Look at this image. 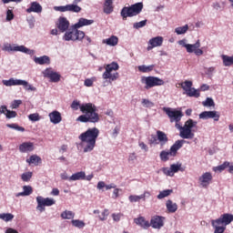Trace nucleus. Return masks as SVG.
<instances>
[{
	"label": "nucleus",
	"mask_w": 233,
	"mask_h": 233,
	"mask_svg": "<svg viewBox=\"0 0 233 233\" xmlns=\"http://www.w3.org/2000/svg\"><path fill=\"white\" fill-rule=\"evenodd\" d=\"M71 108L74 110L79 109L81 113L85 114L76 118L77 122L96 124L100 121V116L96 113L97 107L91 102L80 104L77 100H73Z\"/></svg>",
	"instance_id": "nucleus-1"
},
{
	"label": "nucleus",
	"mask_w": 233,
	"mask_h": 233,
	"mask_svg": "<svg viewBox=\"0 0 233 233\" xmlns=\"http://www.w3.org/2000/svg\"><path fill=\"white\" fill-rule=\"evenodd\" d=\"M99 135L100 130L96 127H93L87 129L79 136V140H81L82 143L86 144V146L84 147V153L92 152L95 149Z\"/></svg>",
	"instance_id": "nucleus-2"
},
{
	"label": "nucleus",
	"mask_w": 233,
	"mask_h": 233,
	"mask_svg": "<svg viewBox=\"0 0 233 233\" xmlns=\"http://www.w3.org/2000/svg\"><path fill=\"white\" fill-rule=\"evenodd\" d=\"M198 126V122L188 119L186 121L184 127L181 125H175V127L180 131V137L183 139H194V133L192 132V128Z\"/></svg>",
	"instance_id": "nucleus-3"
},
{
	"label": "nucleus",
	"mask_w": 233,
	"mask_h": 233,
	"mask_svg": "<svg viewBox=\"0 0 233 233\" xmlns=\"http://www.w3.org/2000/svg\"><path fill=\"white\" fill-rule=\"evenodd\" d=\"M144 8V4L142 2L136 3L130 6H124L121 9L120 15L124 21H127L128 17H133L138 15Z\"/></svg>",
	"instance_id": "nucleus-4"
},
{
	"label": "nucleus",
	"mask_w": 233,
	"mask_h": 233,
	"mask_svg": "<svg viewBox=\"0 0 233 233\" xmlns=\"http://www.w3.org/2000/svg\"><path fill=\"white\" fill-rule=\"evenodd\" d=\"M119 68V64H117V62L107 64L105 67L106 71L103 73L102 78L108 80V83L112 84V82L117 80L120 76L119 73H113V71H117Z\"/></svg>",
	"instance_id": "nucleus-5"
},
{
	"label": "nucleus",
	"mask_w": 233,
	"mask_h": 233,
	"mask_svg": "<svg viewBox=\"0 0 233 233\" xmlns=\"http://www.w3.org/2000/svg\"><path fill=\"white\" fill-rule=\"evenodd\" d=\"M84 37L85 32L74 26V28L66 31L65 35H63V40L76 42L82 41Z\"/></svg>",
	"instance_id": "nucleus-6"
},
{
	"label": "nucleus",
	"mask_w": 233,
	"mask_h": 233,
	"mask_svg": "<svg viewBox=\"0 0 233 233\" xmlns=\"http://www.w3.org/2000/svg\"><path fill=\"white\" fill-rule=\"evenodd\" d=\"M141 83L145 84V88L148 90L155 86H164L165 80H162V78H158V76H142Z\"/></svg>",
	"instance_id": "nucleus-7"
},
{
	"label": "nucleus",
	"mask_w": 233,
	"mask_h": 233,
	"mask_svg": "<svg viewBox=\"0 0 233 233\" xmlns=\"http://www.w3.org/2000/svg\"><path fill=\"white\" fill-rule=\"evenodd\" d=\"M163 111L168 116L170 123H176L180 125L181 119L183 118V112L177 109H172V107H163Z\"/></svg>",
	"instance_id": "nucleus-8"
},
{
	"label": "nucleus",
	"mask_w": 233,
	"mask_h": 233,
	"mask_svg": "<svg viewBox=\"0 0 233 233\" xmlns=\"http://www.w3.org/2000/svg\"><path fill=\"white\" fill-rule=\"evenodd\" d=\"M179 45L183 46L188 54L194 53L197 56H201L204 54L203 49H199L201 47V42L199 40H197L195 44H185L183 40H180Z\"/></svg>",
	"instance_id": "nucleus-9"
},
{
	"label": "nucleus",
	"mask_w": 233,
	"mask_h": 233,
	"mask_svg": "<svg viewBox=\"0 0 233 233\" xmlns=\"http://www.w3.org/2000/svg\"><path fill=\"white\" fill-rule=\"evenodd\" d=\"M2 50L5 52H21L27 55H31L32 51L31 49H28V47H25V46H16L15 44H4Z\"/></svg>",
	"instance_id": "nucleus-10"
},
{
	"label": "nucleus",
	"mask_w": 233,
	"mask_h": 233,
	"mask_svg": "<svg viewBox=\"0 0 233 233\" xmlns=\"http://www.w3.org/2000/svg\"><path fill=\"white\" fill-rule=\"evenodd\" d=\"M54 10L61 13L70 12L78 14L82 11V7L76 4H68L66 5H56Z\"/></svg>",
	"instance_id": "nucleus-11"
},
{
	"label": "nucleus",
	"mask_w": 233,
	"mask_h": 233,
	"mask_svg": "<svg viewBox=\"0 0 233 233\" xmlns=\"http://www.w3.org/2000/svg\"><path fill=\"white\" fill-rule=\"evenodd\" d=\"M37 207L36 209L40 212H44L46 210L45 207H51L56 205V201L53 198H44L43 197L36 198Z\"/></svg>",
	"instance_id": "nucleus-12"
},
{
	"label": "nucleus",
	"mask_w": 233,
	"mask_h": 233,
	"mask_svg": "<svg viewBox=\"0 0 233 233\" xmlns=\"http://www.w3.org/2000/svg\"><path fill=\"white\" fill-rule=\"evenodd\" d=\"M56 26L60 33H66L70 27V21L66 16H59Z\"/></svg>",
	"instance_id": "nucleus-13"
},
{
	"label": "nucleus",
	"mask_w": 233,
	"mask_h": 233,
	"mask_svg": "<svg viewBox=\"0 0 233 233\" xmlns=\"http://www.w3.org/2000/svg\"><path fill=\"white\" fill-rule=\"evenodd\" d=\"M43 75L45 77L49 78L52 83H57L61 80V75L49 67L43 71Z\"/></svg>",
	"instance_id": "nucleus-14"
},
{
	"label": "nucleus",
	"mask_w": 233,
	"mask_h": 233,
	"mask_svg": "<svg viewBox=\"0 0 233 233\" xmlns=\"http://www.w3.org/2000/svg\"><path fill=\"white\" fill-rule=\"evenodd\" d=\"M185 140H177L175 144L170 147L169 151H167V157H175L177 156V150L183 147V144L186 143Z\"/></svg>",
	"instance_id": "nucleus-15"
},
{
	"label": "nucleus",
	"mask_w": 233,
	"mask_h": 233,
	"mask_svg": "<svg viewBox=\"0 0 233 233\" xmlns=\"http://www.w3.org/2000/svg\"><path fill=\"white\" fill-rule=\"evenodd\" d=\"M163 43H164V38L161 35H157V36H155L154 38H150L147 50L151 51L156 47L162 46Z\"/></svg>",
	"instance_id": "nucleus-16"
},
{
	"label": "nucleus",
	"mask_w": 233,
	"mask_h": 233,
	"mask_svg": "<svg viewBox=\"0 0 233 233\" xmlns=\"http://www.w3.org/2000/svg\"><path fill=\"white\" fill-rule=\"evenodd\" d=\"M199 119H214V121L218 122L219 121V113L217 111H205L202 112L199 116Z\"/></svg>",
	"instance_id": "nucleus-17"
},
{
	"label": "nucleus",
	"mask_w": 233,
	"mask_h": 233,
	"mask_svg": "<svg viewBox=\"0 0 233 233\" xmlns=\"http://www.w3.org/2000/svg\"><path fill=\"white\" fill-rule=\"evenodd\" d=\"M165 218L159 216H154L150 220V226L153 228L160 229L165 226Z\"/></svg>",
	"instance_id": "nucleus-18"
},
{
	"label": "nucleus",
	"mask_w": 233,
	"mask_h": 233,
	"mask_svg": "<svg viewBox=\"0 0 233 233\" xmlns=\"http://www.w3.org/2000/svg\"><path fill=\"white\" fill-rule=\"evenodd\" d=\"M212 179H213V177H212V173H209V172H206L204 173L199 178V182H200V185L203 187H208V186L210 185V183H212Z\"/></svg>",
	"instance_id": "nucleus-19"
},
{
	"label": "nucleus",
	"mask_w": 233,
	"mask_h": 233,
	"mask_svg": "<svg viewBox=\"0 0 233 233\" xmlns=\"http://www.w3.org/2000/svg\"><path fill=\"white\" fill-rule=\"evenodd\" d=\"M43 12V6L40 3L35 1L31 2L30 6L26 8V13H35V14H41Z\"/></svg>",
	"instance_id": "nucleus-20"
},
{
	"label": "nucleus",
	"mask_w": 233,
	"mask_h": 233,
	"mask_svg": "<svg viewBox=\"0 0 233 233\" xmlns=\"http://www.w3.org/2000/svg\"><path fill=\"white\" fill-rule=\"evenodd\" d=\"M218 223L222 224L223 226H228L233 221V215L232 214H223L219 217V218L216 219Z\"/></svg>",
	"instance_id": "nucleus-21"
},
{
	"label": "nucleus",
	"mask_w": 233,
	"mask_h": 233,
	"mask_svg": "<svg viewBox=\"0 0 233 233\" xmlns=\"http://www.w3.org/2000/svg\"><path fill=\"white\" fill-rule=\"evenodd\" d=\"M48 116H49L50 122L53 123L54 125H57L59 123H61L63 120L62 115L58 111L51 112L48 115Z\"/></svg>",
	"instance_id": "nucleus-22"
},
{
	"label": "nucleus",
	"mask_w": 233,
	"mask_h": 233,
	"mask_svg": "<svg viewBox=\"0 0 233 233\" xmlns=\"http://www.w3.org/2000/svg\"><path fill=\"white\" fill-rule=\"evenodd\" d=\"M94 22L95 21L93 19H87V18H85V17H80L78 19V22L74 25V27L79 29L83 26L91 25L94 24Z\"/></svg>",
	"instance_id": "nucleus-23"
},
{
	"label": "nucleus",
	"mask_w": 233,
	"mask_h": 233,
	"mask_svg": "<svg viewBox=\"0 0 233 233\" xmlns=\"http://www.w3.org/2000/svg\"><path fill=\"white\" fill-rule=\"evenodd\" d=\"M211 226L215 229L214 233H225V230H227V227L217 221V219L211 221Z\"/></svg>",
	"instance_id": "nucleus-24"
},
{
	"label": "nucleus",
	"mask_w": 233,
	"mask_h": 233,
	"mask_svg": "<svg viewBox=\"0 0 233 233\" xmlns=\"http://www.w3.org/2000/svg\"><path fill=\"white\" fill-rule=\"evenodd\" d=\"M147 196H150V193L147 191H145L143 195L140 196H136V195H132L128 197V200L131 203H137V202H140V200L142 199L143 201H146V198Z\"/></svg>",
	"instance_id": "nucleus-25"
},
{
	"label": "nucleus",
	"mask_w": 233,
	"mask_h": 233,
	"mask_svg": "<svg viewBox=\"0 0 233 233\" xmlns=\"http://www.w3.org/2000/svg\"><path fill=\"white\" fill-rule=\"evenodd\" d=\"M157 137L161 147H164L166 144L168 143V137L163 131H157Z\"/></svg>",
	"instance_id": "nucleus-26"
},
{
	"label": "nucleus",
	"mask_w": 233,
	"mask_h": 233,
	"mask_svg": "<svg viewBox=\"0 0 233 233\" xmlns=\"http://www.w3.org/2000/svg\"><path fill=\"white\" fill-rule=\"evenodd\" d=\"M34 62L41 66L51 64L50 56H46V55H44V56H35Z\"/></svg>",
	"instance_id": "nucleus-27"
},
{
	"label": "nucleus",
	"mask_w": 233,
	"mask_h": 233,
	"mask_svg": "<svg viewBox=\"0 0 233 233\" xmlns=\"http://www.w3.org/2000/svg\"><path fill=\"white\" fill-rule=\"evenodd\" d=\"M135 224L140 226L141 228L147 229L151 227L150 222L147 221L144 217H140L134 219Z\"/></svg>",
	"instance_id": "nucleus-28"
},
{
	"label": "nucleus",
	"mask_w": 233,
	"mask_h": 233,
	"mask_svg": "<svg viewBox=\"0 0 233 233\" xmlns=\"http://www.w3.org/2000/svg\"><path fill=\"white\" fill-rule=\"evenodd\" d=\"M114 12V1L113 0H105L104 3V13L110 15Z\"/></svg>",
	"instance_id": "nucleus-29"
},
{
	"label": "nucleus",
	"mask_w": 233,
	"mask_h": 233,
	"mask_svg": "<svg viewBox=\"0 0 233 233\" xmlns=\"http://www.w3.org/2000/svg\"><path fill=\"white\" fill-rule=\"evenodd\" d=\"M119 43V38L116 35H111L109 38L103 40V44H106L109 46H116Z\"/></svg>",
	"instance_id": "nucleus-30"
},
{
	"label": "nucleus",
	"mask_w": 233,
	"mask_h": 233,
	"mask_svg": "<svg viewBox=\"0 0 233 233\" xmlns=\"http://www.w3.org/2000/svg\"><path fill=\"white\" fill-rule=\"evenodd\" d=\"M34 150V144L31 142L23 143L19 146V151L22 153L32 152Z\"/></svg>",
	"instance_id": "nucleus-31"
},
{
	"label": "nucleus",
	"mask_w": 233,
	"mask_h": 233,
	"mask_svg": "<svg viewBox=\"0 0 233 233\" xmlns=\"http://www.w3.org/2000/svg\"><path fill=\"white\" fill-rule=\"evenodd\" d=\"M86 177V172L80 171V172H77V173L73 174V175L69 177V181L85 180Z\"/></svg>",
	"instance_id": "nucleus-32"
},
{
	"label": "nucleus",
	"mask_w": 233,
	"mask_h": 233,
	"mask_svg": "<svg viewBox=\"0 0 233 233\" xmlns=\"http://www.w3.org/2000/svg\"><path fill=\"white\" fill-rule=\"evenodd\" d=\"M21 80L17 78H9V80H2V84L5 86H20Z\"/></svg>",
	"instance_id": "nucleus-33"
},
{
	"label": "nucleus",
	"mask_w": 233,
	"mask_h": 233,
	"mask_svg": "<svg viewBox=\"0 0 233 233\" xmlns=\"http://www.w3.org/2000/svg\"><path fill=\"white\" fill-rule=\"evenodd\" d=\"M26 162L31 165L38 166L40 163H42V158L38 156L33 155L28 159H26Z\"/></svg>",
	"instance_id": "nucleus-34"
},
{
	"label": "nucleus",
	"mask_w": 233,
	"mask_h": 233,
	"mask_svg": "<svg viewBox=\"0 0 233 233\" xmlns=\"http://www.w3.org/2000/svg\"><path fill=\"white\" fill-rule=\"evenodd\" d=\"M167 209L169 213H175L177 211V204L172 202V200H167L166 203Z\"/></svg>",
	"instance_id": "nucleus-35"
},
{
	"label": "nucleus",
	"mask_w": 233,
	"mask_h": 233,
	"mask_svg": "<svg viewBox=\"0 0 233 233\" xmlns=\"http://www.w3.org/2000/svg\"><path fill=\"white\" fill-rule=\"evenodd\" d=\"M20 86H24V89L26 91H32V92L36 91V87L29 84V82H26V80H21Z\"/></svg>",
	"instance_id": "nucleus-36"
},
{
	"label": "nucleus",
	"mask_w": 233,
	"mask_h": 233,
	"mask_svg": "<svg viewBox=\"0 0 233 233\" xmlns=\"http://www.w3.org/2000/svg\"><path fill=\"white\" fill-rule=\"evenodd\" d=\"M187 96H189V97H199L200 96V93H199V90L194 88V87H190V91H187L186 92Z\"/></svg>",
	"instance_id": "nucleus-37"
},
{
	"label": "nucleus",
	"mask_w": 233,
	"mask_h": 233,
	"mask_svg": "<svg viewBox=\"0 0 233 233\" xmlns=\"http://www.w3.org/2000/svg\"><path fill=\"white\" fill-rule=\"evenodd\" d=\"M14 218H15V216L11 213L0 214V219L4 220L5 222L12 221Z\"/></svg>",
	"instance_id": "nucleus-38"
},
{
	"label": "nucleus",
	"mask_w": 233,
	"mask_h": 233,
	"mask_svg": "<svg viewBox=\"0 0 233 233\" xmlns=\"http://www.w3.org/2000/svg\"><path fill=\"white\" fill-rule=\"evenodd\" d=\"M155 68L154 65L151 66H138V70L142 73H149Z\"/></svg>",
	"instance_id": "nucleus-39"
},
{
	"label": "nucleus",
	"mask_w": 233,
	"mask_h": 233,
	"mask_svg": "<svg viewBox=\"0 0 233 233\" xmlns=\"http://www.w3.org/2000/svg\"><path fill=\"white\" fill-rule=\"evenodd\" d=\"M76 214L72 211H64L63 213H61V218L64 219H73L75 218Z\"/></svg>",
	"instance_id": "nucleus-40"
},
{
	"label": "nucleus",
	"mask_w": 233,
	"mask_h": 233,
	"mask_svg": "<svg viewBox=\"0 0 233 233\" xmlns=\"http://www.w3.org/2000/svg\"><path fill=\"white\" fill-rule=\"evenodd\" d=\"M187 31H188V25H185L183 26H178L175 28V33H177V35L186 34Z\"/></svg>",
	"instance_id": "nucleus-41"
},
{
	"label": "nucleus",
	"mask_w": 233,
	"mask_h": 233,
	"mask_svg": "<svg viewBox=\"0 0 233 233\" xmlns=\"http://www.w3.org/2000/svg\"><path fill=\"white\" fill-rule=\"evenodd\" d=\"M181 87L187 93L190 91V88L192 87V82H190V80H185V82L181 84Z\"/></svg>",
	"instance_id": "nucleus-42"
},
{
	"label": "nucleus",
	"mask_w": 233,
	"mask_h": 233,
	"mask_svg": "<svg viewBox=\"0 0 233 233\" xmlns=\"http://www.w3.org/2000/svg\"><path fill=\"white\" fill-rule=\"evenodd\" d=\"M171 171L173 173V175L175 173H177L178 171H185V168L181 167V164H173L170 166Z\"/></svg>",
	"instance_id": "nucleus-43"
},
{
	"label": "nucleus",
	"mask_w": 233,
	"mask_h": 233,
	"mask_svg": "<svg viewBox=\"0 0 233 233\" xmlns=\"http://www.w3.org/2000/svg\"><path fill=\"white\" fill-rule=\"evenodd\" d=\"M172 192H174L172 189L164 190L157 195V198L163 199V198L170 196V194H172Z\"/></svg>",
	"instance_id": "nucleus-44"
},
{
	"label": "nucleus",
	"mask_w": 233,
	"mask_h": 233,
	"mask_svg": "<svg viewBox=\"0 0 233 233\" xmlns=\"http://www.w3.org/2000/svg\"><path fill=\"white\" fill-rule=\"evenodd\" d=\"M147 24V19H145V20L134 23L133 26L135 29H140L145 27Z\"/></svg>",
	"instance_id": "nucleus-45"
},
{
	"label": "nucleus",
	"mask_w": 233,
	"mask_h": 233,
	"mask_svg": "<svg viewBox=\"0 0 233 233\" xmlns=\"http://www.w3.org/2000/svg\"><path fill=\"white\" fill-rule=\"evenodd\" d=\"M71 223L74 227L78 228H83L86 227V223L79 219L72 220Z\"/></svg>",
	"instance_id": "nucleus-46"
},
{
	"label": "nucleus",
	"mask_w": 233,
	"mask_h": 233,
	"mask_svg": "<svg viewBox=\"0 0 233 233\" xmlns=\"http://www.w3.org/2000/svg\"><path fill=\"white\" fill-rule=\"evenodd\" d=\"M230 167V162H224L222 165L214 168V171L222 172L223 170L227 169V167Z\"/></svg>",
	"instance_id": "nucleus-47"
},
{
	"label": "nucleus",
	"mask_w": 233,
	"mask_h": 233,
	"mask_svg": "<svg viewBox=\"0 0 233 233\" xmlns=\"http://www.w3.org/2000/svg\"><path fill=\"white\" fill-rule=\"evenodd\" d=\"M96 81V76H93L92 78H86L85 82H84V85L86 86V87H91L94 86V82Z\"/></svg>",
	"instance_id": "nucleus-48"
},
{
	"label": "nucleus",
	"mask_w": 233,
	"mask_h": 233,
	"mask_svg": "<svg viewBox=\"0 0 233 233\" xmlns=\"http://www.w3.org/2000/svg\"><path fill=\"white\" fill-rule=\"evenodd\" d=\"M33 177V173L32 172H27V173H24L22 176H21V179L24 181V182H28L31 180Z\"/></svg>",
	"instance_id": "nucleus-49"
},
{
	"label": "nucleus",
	"mask_w": 233,
	"mask_h": 233,
	"mask_svg": "<svg viewBox=\"0 0 233 233\" xmlns=\"http://www.w3.org/2000/svg\"><path fill=\"white\" fill-rule=\"evenodd\" d=\"M6 127H9V128L15 129V130L20 131V132H25V129L24 127H19L17 124H7Z\"/></svg>",
	"instance_id": "nucleus-50"
},
{
	"label": "nucleus",
	"mask_w": 233,
	"mask_h": 233,
	"mask_svg": "<svg viewBox=\"0 0 233 233\" xmlns=\"http://www.w3.org/2000/svg\"><path fill=\"white\" fill-rule=\"evenodd\" d=\"M23 190L25 196H30L33 193V187L30 186H24Z\"/></svg>",
	"instance_id": "nucleus-51"
},
{
	"label": "nucleus",
	"mask_w": 233,
	"mask_h": 233,
	"mask_svg": "<svg viewBox=\"0 0 233 233\" xmlns=\"http://www.w3.org/2000/svg\"><path fill=\"white\" fill-rule=\"evenodd\" d=\"M17 116V113L15 111H10V109H8V111H6L5 114V117L8 119H12Z\"/></svg>",
	"instance_id": "nucleus-52"
},
{
	"label": "nucleus",
	"mask_w": 233,
	"mask_h": 233,
	"mask_svg": "<svg viewBox=\"0 0 233 233\" xmlns=\"http://www.w3.org/2000/svg\"><path fill=\"white\" fill-rule=\"evenodd\" d=\"M159 157L163 162H167L169 160L167 151H161Z\"/></svg>",
	"instance_id": "nucleus-53"
},
{
	"label": "nucleus",
	"mask_w": 233,
	"mask_h": 233,
	"mask_svg": "<svg viewBox=\"0 0 233 233\" xmlns=\"http://www.w3.org/2000/svg\"><path fill=\"white\" fill-rule=\"evenodd\" d=\"M142 105L146 107H152L155 106L154 102H151V100H147V98H143Z\"/></svg>",
	"instance_id": "nucleus-54"
},
{
	"label": "nucleus",
	"mask_w": 233,
	"mask_h": 233,
	"mask_svg": "<svg viewBox=\"0 0 233 233\" xmlns=\"http://www.w3.org/2000/svg\"><path fill=\"white\" fill-rule=\"evenodd\" d=\"M28 119L34 122H37L40 120L39 114H31L28 116Z\"/></svg>",
	"instance_id": "nucleus-55"
},
{
	"label": "nucleus",
	"mask_w": 233,
	"mask_h": 233,
	"mask_svg": "<svg viewBox=\"0 0 233 233\" xmlns=\"http://www.w3.org/2000/svg\"><path fill=\"white\" fill-rule=\"evenodd\" d=\"M108 215H109V211L107 209H105L101 214V216H99L98 218L101 221H105L107 219Z\"/></svg>",
	"instance_id": "nucleus-56"
},
{
	"label": "nucleus",
	"mask_w": 233,
	"mask_h": 233,
	"mask_svg": "<svg viewBox=\"0 0 233 233\" xmlns=\"http://www.w3.org/2000/svg\"><path fill=\"white\" fill-rule=\"evenodd\" d=\"M15 17V15L11 9H7L6 11V20L7 21H12Z\"/></svg>",
	"instance_id": "nucleus-57"
},
{
	"label": "nucleus",
	"mask_w": 233,
	"mask_h": 233,
	"mask_svg": "<svg viewBox=\"0 0 233 233\" xmlns=\"http://www.w3.org/2000/svg\"><path fill=\"white\" fill-rule=\"evenodd\" d=\"M204 106H214V100L212 98H207L205 102L202 103Z\"/></svg>",
	"instance_id": "nucleus-58"
},
{
	"label": "nucleus",
	"mask_w": 233,
	"mask_h": 233,
	"mask_svg": "<svg viewBox=\"0 0 233 233\" xmlns=\"http://www.w3.org/2000/svg\"><path fill=\"white\" fill-rule=\"evenodd\" d=\"M22 100H14L13 102H12V106H11V107L13 108V109H16V108H18L19 106H20V105H22Z\"/></svg>",
	"instance_id": "nucleus-59"
},
{
	"label": "nucleus",
	"mask_w": 233,
	"mask_h": 233,
	"mask_svg": "<svg viewBox=\"0 0 233 233\" xmlns=\"http://www.w3.org/2000/svg\"><path fill=\"white\" fill-rule=\"evenodd\" d=\"M163 173L166 175V176H169V177H174V174L172 172V168L171 167H165L163 168Z\"/></svg>",
	"instance_id": "nucleus-60"
},
{
	"label": "nucleus",
	"mask_w": 233,
	"mask_h": 233,
	"mask_svg": "<svg viewBox=\"0 0 233 233\" xmlns=\"http://www.w3.org/2000/svg\"><path fill=\"white\" fill-rule=\"evenodd\" d=\"M83 39H84V43H85L86 46H88V45H90V44L92 43V39L90 38V36L86 35V33H84V37H83Z\"/></svg>",
	"instance_id": "nucleus-61"
},
{
	"label": "nucleus",
	"mask_w": 233,
	"mask_h": 233,
	"mask_svg": "<svg viewBox=\"0 0 233 233\" xmlns=\"http://www.w3.org/2000/svg\"><path fill=\"white\" fill-rule=\"evenodd\" d=\"M122 214H112L113 220L118 222L121 220Z\"/></svg>",
	"instance_id": "nucleus-62"
},
{
	"label": "nucleus",
	"mask_w": 233,
	"mask_h": 233,
	"mask_svg": "<svg viewBox=\"0 0 233 233\" xmlns=\"http://www.w3.org/2000/svg\"><path fill=\"white\" fill-rule=\"evenodd\" d=\"M104 187H106V183L105 182L100 181V182L97 183L96 188L98 190H102Z\"/></svg>",
	"instance_id": "nucleus-63"
},
{
	"label": "nucleus",
	"mask_w": 233,
	"mask_h": 233,
	"mask_svg": "<svg viewBox=\"0 0 233 233\" xmlns=\"http://www.w3.org/2000/svg\"><path fill=\"white\" fill-rule=\"evenodd\" d=\"M5 233H19V232L14 228H9L5 230Z\"/></svg>",
	"instance_id": "nucleus-64"
}]
</instances>
